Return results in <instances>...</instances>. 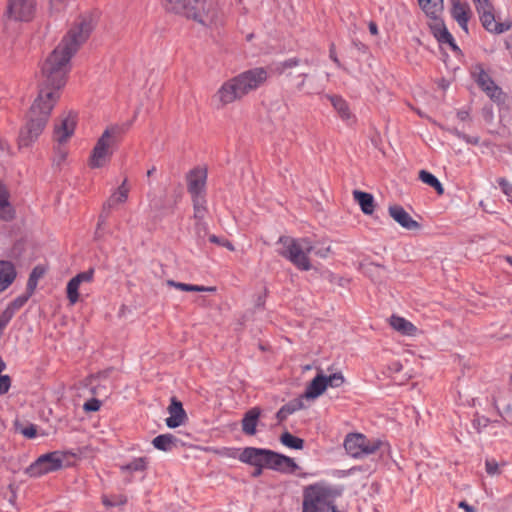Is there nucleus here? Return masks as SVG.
Here are the masks:
<instances>
[{
	"mask_svg": "<svg viewBox=\"0 0 512 512\" xmlns=\"http://www.w3.org/2000/svg\"><path fill=\"white\" fill-rule=\"evenodd\" d=\"M168 412L170 416L166 419V425L169 428L179 427L185 422L187 418L182 403L178 401L175 397L171 398V403L168 407Z\"/></svg>",
	"mask_w": 512,
	"mask_h": 512,
	"instance_id": "18",
	"label": "nucleus"
},
{
	"mask_svg": "<svg viewBox=\"0 0 512 512\" xmlns=\"http://www.w3.org/2000/svg\"><path fill=\"white\" fill-rule=\"evenodd\" d=\"M208 231V224L205 221H195L193 235L199 247H203L206 243L207 237L209 238L210 235Z\"/></svg>",
	"mask_w": 512,
	"mask_h": 512,
	"instance_id": "34",
	"label": "nucleus"
},
{
	"mask_svg": "<svg viewBox=\"0 0 512 512\" xmlns=\"http://www.w3.org/2000/svg\"><path fill=\"white\" fill-rule=\"evenodd\" d=\"M156 171V167L153 166L152 168H150L148 171H147V176L150 177L152 176Z\"/></svg>",
	"mask_w": 512,
	"mask_h": 512,
	"instance_id": "58",
	"label": "nucleus"
},
{
	"mask_svg": "<svg viewBox=\"0 0 512 512\" xmlns=\"http://www.w3.org/2000/svg\"><path fill=\"white\" fill-rule=\"evenodd\" d=\"M419 179L423 183L433 187L439 195H442L444 193V189H443L441 182L432 173H430L426 170H421L419 172Z\"/></svg>",
	"mask_w": 512,
	"mask_h": 512,
	"instance_id": "36",
	"label": "nucleus"
},
{
	"mask_svg": "<svg viewBox=\"0 0 512 512\" xmlns=\"http://www.w3.org/2000/svg\"><path fill=\"white\" fill-rule=\"evenodd\" d=\"M208 240H209V242H211L213 244H216L218 246L225 247V248H227L230 251H234L235 250V247L232 244V242H230L226 238H221V237H218L216 235H210Z\"/></svg>",
	"mask_w": 512,
	"mask_h": 512,
	"instance_id": "44",
	"label": "nucleus"
},
{
	"mask_svg": "<svg viewBox=\"0 0 512 512\" xmlns=\"http://www.w3.org/2000/svg\"><path fill=\"white\" fill-rule=\"evenodd\" d=\"M16 275V268L12 262L0 260V292L5 291L13 283Z\"/></svg>",
	"mask_w": 512,
	"mask_h": 512,
	"instance_id": "21",
	"label": "nucleus"
},
{
	"mask_svg": "<svg viewBox=\"0 0 512 512\" xmlns=\"http://www.w3.org/2000/svg\"><path fill=\"white\" fill-rule=\"evenodd\" d=\"M167 284L171 287H174L176 289L187 291V292H203V291H214L215 288L213 287H205V286H199V285H193V284H186L182 282H176L174 280H168Z\"/></svg>",
	"mask_w": 512,
	"mask_h": 512,
	"instance_id": "38",
	"label": "nucleus"
},
{
	"mask_svg": "<svg viewBox=\"0 0 512 512\" xmlns=\"http://www.w3.org/2000/svg\"><path fill=\"white\" fill-rule=\"evenodd\" d=\"M506 260L512 266V256H508Z\"/></svg>",
	"mask_w": 512,
	"mask_h": 512,
	"instance_id": "62",
	"label": "nucleus"
},
{
	"mask_svg": "<svg viewBox=\"0 0 512 512\" xmlns=\"http://www.w3.org/2000/svg\"><path fill=\"white\" fill-rule=\"evenodd\" d=\"M482 10V27L488 32L502 34L511 29L512 21L510 19L504 21L497 19L488 0H482Z\"/></svg>",
	"mask_w": 512,
	"mask_h": 512,
	"instance_id": "12",
	"label": "nucleus"
},
{
	"mask_svg": "<svg viewBox=\"0 0 512 512\" xmlns=\"http://www.w3.org/2000/svg\"><path fill=\"white\" fill-rule=\"evenodd\" d=\"M225 455L237 457L241 462L252 466L265 467L284 474H294L299 468L293 458L269 449L246 447L239 454L238 450L227 449Z\"/></svg>",
	"mask_w": 512,
	"mask_h": 512,
	"instance_id": "4",
	"label": "nucleus"
},
{
	"mask_svg": "<svg viewBox=\"0 0 512 512\" xmlns=\"http://www.w3.org/2000/svg\"><path fill=\"white\" fill-rule=\"evenodd\" d=\"M329 251H330L329 247L317 249L314 246V250L312 251V253H314L316 256H318L320 258H325L328 255Z\"/></svg>",
	"mask_w": 512,
	"mask_h": 512,
	"instance_id": "53",
	"label": "nucleus"
},
{
	"mask_svg": "<svg viewBox=\"0 0 512 512\" xmlns=\"http://www.w3.org/2000/svg\"><path fill=\"white\" fill-rule=\"evenodd\" d=\"M327 388L325 375L318 373L307 386L304 397L308 399H315L319 397Z\"/></svg>",
	"mask_w": 512,
	"mask_h": 512,
	"instance_id": "23",
	"label": "nucleus"
},
{
	"mask_svg": "<svg viewBox=\"0 0 512 512\" xmlns=\"http://www.w3.org/2000/svg\"><path fill=\"white\" fill-rule=\"evenodd\" d=\"M36 0H8L5 17L17 22H29L36 13Z\"/></svg>",
	"mask_w": 512,
	"mask_h": 512,
	"instance_id": "11",
	"label": "nucleus"
},
{
	"mask_svg": "<svg viewBox=\"0 0 512 512\" xmlns=\"http://www.w3.org/2000/svg\"><path fill=\"white\" fill-rule=\"evenodd\" d=\"M31 295L32 294H30V292L27 291L26 294L20 295L17 298H15L7 306V308H9L10 310H12L15 313L17 310H19L21 307H23L25 305V303L28 301V299L30 298Z\"/></svg>",
	"mask_w": 512,
	"mask_h": 512,
	"instance_id": "42",
	"label": "nucleus"
},
{
	"mask_svg": "<svg viewBox=\"0 0 512 512\" xmlns=\"http://www.w3.org/2000/svg\"><path fill=\"white\" fill-rule=\"evenodd\" d=\"M498 184L509 202H512V183L504 178L498 180Z\"/></svg>",
	"mask_w": 512,
	"mask_h": 512,
	"instance_id": "46",
	"label": "nucleus"
},
{
	"mask_svg": "<svg viewBox=\"0 0 512 512\" xmlns=\"http://www.w3.org/2000/svg\"><path fill=\"white\" fill-rule=\"evenodd\" d=\"M40 457L46 458L43 463H45V466H48L49 469L53 472L59 470L62 467L65 455L61 451H53L43 454Z\"/></svg>",
	"mask_w": 512,
	"mask_h": 512,
	"instance_id": "31",
	"label": "nucleus"
},
{
	"mask_svg": "<svg viewBox=\"0 0 512 512\" xmlns=\"http://www.w3.org/2000/svg\"><path fill=\"white\" fill-rule=\"evenodd\" d=\"M391 327L406 336L415 335L417 328L403 317L392 315L389 321Z\"/></svg>",
	"mask_w": 512,
	"mask_h": 512,
	"instance_id": "26",
	"label": "nucleus"
},
{
	"mask_svg": "<svg viewBox=\"0 0 512 512\" xmlns=\"http://www.w3.org/2000/svg\"><path fill=\"white\" fill-rule=\"evenodd\" d=\"M207 180V170L196 167L187 175L188 192L192 197L205 196V186Z\"/></svg>",
	"mask_w": 512,
	"mask_h": 512,
	"instance_id": "14",
	"label": "nucleus"
},
{
	"mask_svg": "<svg viewBox=\"0 0 512 512\" xmlns=\"http://www.w3.org/2000/svg\"><path fill=\"white\" fill-rule=\"evenodd\" d=\"M37 430L34 425H29L28 427L22 430V434L27 438H34L36 436Z\"/></svg>",
	"mask_w": 512,
	"mask_h": 512,
	"instance_id": "52",
	"label": "nucleus"
},
{
	"mask_svg": "<svg viewBox=\"0 0 512 512\" xmlns=\"http://www.w3.org/2000/svg\"><path fill=\"white\" fill-rule=\"evenodd\" d=\"M5 368H6V365H5L4 361L0 358V373H1L2 371H4V370H5Z\"/></svg>",
	"mask_w": 512,
	"mask_h": 512,
	"instance_id": "60",
	"label": "nucleus"
},
{
	"mask_svg": "<svg viewBox=\"0 0 512 512\" xmlns=\"http://www.w3.org/2000/svg\"><path fill=\"white\" fill-rule=\"evenodd\" d=\"M304 407L303 400L298 398L294 399L287 404L283 405L276 413V418L279 422L285 420L289 415L301 410Z\"/></svg>",
	"mask_w": 512,
	"mask_h": 512,
	"instance_id": "30",
	"label": "nucleus"
},
{
	"mask_svg": "<svg viewBox=\"0 0 512 512\" xmlns=\"http://www.w3.org/2000/svg\"><path fill=\"white\" fill-rule=\"evenodd\" d=\"M13 217L14 209L9 201V192L4 185L0 184V219L8 221Z\"/></svg>",
	"mask_w": 512,
	"mask_h": 512,
	"instance_id": "27",
	"label": "nucleus"
},
{
	"mask_svg": "<svg viewBox=\"0 0 512 512\" xmlns=\"http://www.w3.org/2000/svg\"><path fill=\"white\" fill-rule=\"evenodd\" d=\"M51 6L55 9H60V5L62 4V0H50Z\"/></svg>",
	"mask_w": 512,
	"mask_h": 512,
	"instance_id": "57",
	"label": "nucleus"
},
{
	"mask_svg": "<svg viewBox=\"0 0 512 512\" xmlns=\"http://www.w3.org/2000/svg\"><path fill=\"white\" fill-rule=\"evenodd\" d=\"M343 493L340 486L321 481L303 489L302 512H339L336 500Z\"/></svg>",
	"mask_w": 512,
	"mask_h": 512,
	"instance_id": "5",
	"label": "nucleus"
},
{
	"mask_svg": "<svg viewBox=\"0 0 512 512\" xmlns=\"http://www.w3.org/2000/svg\"><path fill=\"white\" fill-rule=\"evenodd\" d=\"M280 442L284 446L295 450H301L304 447V440L302 438L292 435L289 432H284L280 436Z\"/></svg>",
	"mask_w": 512,
	"mask_h": 512,
	"instance_id": "37",
	"label": "nucleus"
},
{
	"mask_svg": "<svg viewBox=\"0 0 512 512\" xmlns=\"http://www.w3.org/2000/svg\"><path fill=\"white\" fill-rule=\"evenodd\" d=\"M276 245L279 246L277 253L291 262L298 270H311L309 254L314 250V245L310 238H294L283 235L278 238Z\"/></svg>",
	"mask_w": 512,
	"mask_h": 512,
	"instance_id": "7",
	"label": "nucleus"
},
{
	"mask_svg": "<svg viewBox=\"0 0 512 512\" xmlns=\"http://www.w3.org/2000/svg\"><path fill=\"white\" fill-rule=\"evenodd\" d=\"M308 77V74L305 73V72H299L297 74V77H296V80H293V85L295 86V88L298 90V91H303L304 90V87H305V81H306V78Z\"/></svg>",
	"mask_w": 512,
	"mask_h": 512,
	"instance_id": "49",
	"label": "nucleus"
},
{
	"mask_svg": "<svg viewBox=\"0 0 512 512\" xmlns=\"http://www.w3.org/2000/svg\"><path fill=\"white\" fill-rule=\"evenodd\" d=\"M262 468H263V467H258V470L256 471L255 475H259V474L261 473V469H262Z\"/></svg>",
	"mask_w": 512,
	"mask_h": 512,
	"instance_id": "64",
	"label": "nucleus"
},
{
	"mask_svg": "<svg viewBox=\"0 0 512 512\" xmlns=\"http://www.w3.org/2000/svg\"><path fill=\"white\" fill-rule=\"evenodd\" d=\"M103 503H104V505H106V506H113V503H112L111 501L107 500V499H104V500H103Z\"/></svg>",
	"mask_w": 512,
	"mask_h": 512,
	"instance_id": "61",
	"label": "nucleus"
},
{
	"mask_svg": "<svg viewBox=\"0 0 512 512\" xmlns=\"http://www.w3.org/2000/svg\"><path fill=\"white\" fill-rule=\"evenodd\" d=\"M14 314L15 313L9 308H6L5 310L2 311V313L0 314V331L6 328L8 323L13 318Z\"/></svg>",
	"mask_w": 512,
	"mask_h": 512,
	"instance_id": "47",
	"label": "nucleus"
},
{
	"mask_svg": "<svg viewBox=\"0 0 512 512\" xmlns=\"http://www.w3.org/2000/svg\"><path fill=\"white\" fill-rule=\"evenodd\" d=\"M11 387V379L8 375H0V395L6 394Z\"/></svg>",
	"mask_w": 512,
	"mask_h": 512,
	"instance_id": "50",
	"label": "nucleus"
},
{
	"mask_svg": "<svg viewBox=\"0 0 512 512\" xmlns=\"http://www.w3.org/2000/svg\"><path fill=\"white\" fill-rule=\"evenodd\" d=\"M267 79L268 71L263 67L246 70L225 81L217 90L215 97L222 106H226L257 90Z\"/></svg>",
	"mask_w": 512,
	"mask_h": 512,
	"instance_id": "3",
	"label": "nucleus"
},
{
	"mask_svg": "<svg viewBox=\"0 0 512 512\" xmlns=\"http://www.w3.org/2000/svg\"><path fill=\"white\" fill-rule=\"evenodd\" d=\"M129 191L130 187L128 186V181L127 179H124L123 182L114 189L108 200L103 204L95 231L96 238H100L103 235V227L109 217V210L116 205L125 203L128 199Z\"/></svg>",
	"mask_w": 512,
	"mask_h": 512,
	"instance_id": "10",
	"label": "nucleus"
},
{
	"mask_svg": "<svg viewBox=\"0 0 512 512\" xmlns=\"http://www.w3.org/2000/svg\"><path fill=\"white\" fill-rule=\"evenodd\" d=\"M301 60L299 58H290L283 62H280L275 65L274 72L279 75H285L287 78L290 79L291 82L293 80H296L297 74L294 73L293 69L298 67L301 64Z\"/></svg>",
	"mask_w": 512,
	"mask_h": 512,
	"instance_id": "24",
	"label": "nucleus"
},
{
	"mask_svg": "<svg viewBox=\"0 0 512 512\" xmlns=\"http://www.w3.org/2000/svg\"><path fill=\"white\" fill-rule=\"evenodd\" d=\"M76 121L73 116L63 118L54 128V140L60 145L65 143L74 133Z\"/></svg>",
	"mask_w": 512,
	"mask_h": 512,
	"instance_id": "17",
	"label": "nucleus"
},
{
	"mask_svg": "<svg viewBox=\"0 0 512 512\" xmlns=\"http://www.w3.org/2000/svg\"><path fill=\"white\" fill-rule=\"evenodd\" d=\"M148 461L145 457L133 458L130 462L120 466L122 473L142 472L147 469Z\"/></svg>",
	"mask_w": 512,
	"mask_h": 512,
	"instance_id": "33",
	"label": "nucleus"
},
{
	"mask_svg": "<svg viewBox=\"0 0 512 512\" xmlns=\"http://www.w3.org/2000/svg\"><path fill=\"white\" fill-rule=\"evenodd\" d=\"M329 57L336 64V66L338 68H343L342 63L340 62V60L337 57L335 45L333 43L330 45Z\"/></svg>",
	"mask_w": 512,
	"mask_h": 512,
	"instance_id": "51",
	"label": "nucleus"
},
{
	"mask_svg": "<svg viewBox=\"0 0 512 512\" xmlns=\"http://www.w3.org/2000/svg\"><path fill=\"white\" fill-rule=\"evenodd\" d=\"M267 79L268 71L263 67L246 70L225 81L217 90L215 97L222 106H226L257 90Z\"/></svg>",
	"mask_w": 512,
	"mask_h": 512,
	"instance_id": "2",
	"label": "nucleus"
},
{
	"mask_svg": "<svg viewBox=\"0 0 512 512\" xmlns=\"http://www.w3.org/2000/svg\"><path fill=\"white\" fill-rule=\"evenodd\" d=\"M432 22L429 24L433 36L436 38L442 32L443 28H447L444 22L439 18H431Z\"/></svg>",
	"mask_w": 512,
	"mask_h": 512,
	"instance_id": "45",
	"label": "nucleus"
},
{
	"mask_svg": "<svg viewBox=\"0 0 512 512\" xmlns=\"http://www.w3.org/2000/svg\"><path fill=\"white\" fill-rule=\"evenodd\" d=\"M177 441L178 440L175 436L167 433L156 436L152 440V444L156 449L168 452L171 451L174 447H176Z\"/></svg>",
	"mask_w": 512,
	"mask_h": 512,
	"instance_id": "28",
	"label": "nucleus"
},
{
	"mask_svg": "<svg viewBox=\"0 0 512 512\" xmlns=\"http://www.w3.org/2000/svg\"><path fill=\"white\" fill-rule=\"evenodd\" d=\"M327 387L338 388L344 383V376L341 372L334 373L329 376H325Z\"/></svg>",
	"mask_w": 512,
	"mask_h": 512,
	"instance_id": "43",
	"label": "nucleus"
},
{
	"mask_svg": "<svg viewBox=\"0 0 512 512\" xmlns=\"http://www.w3.org/2000/svg\"><path fill=\"white\" fill-rule=\"evenodd\" d=\"M353 198L359 204L364 214L371 215L374 212L375 201L372 194L360 190H354Z\"/></svg>",
	"mask_w": 512,
	"mask_h": 512,
	"instance_id": "25",
	"label": "nucleus"
},
{
	"mask_svg": "<svg viewBox=\"0 0 512 512\" xmlns=\"http://www.w3.org/2000/svg\"><path fill=\"white\" fill-rule=\"evenodd\" d=\"M505 465V462L499 463L493 458H487L485 460L486 473L491 477L499 476L502 473L503 467Z\"/></svg>",
	"mask_w": 512,
	"mask_h": 512,
	"instance_id": "39",
	"label": "nucleus"
},
{
	"mask_svg": "<svg viewBox=\"0 0 512 512\" xmlns=\"http://www.w3.org/2000/svg\"><path fill=\"white\" fill-rule=\"evenodd\" d=\"M476 6V9L479 10L478 5L480 4V0H473Z\"/></svg>",
	"mask_w": 512,
	"mask_h": 512,
	"instance_id": "63",
	"label": "nucleus"
},
{
	"mask_svg": "<svg viewBox=\"0 0 512 512\" xmlns=\"http://www.w3.org/2000/svg\"><path fill=\"white\" fill-rule=\"evenodd\" d=\"M167 9L209 28L221 22V14L212 0H168Z\"/></svg>",
	"mask_w": 512,
	"mask_h": 512,
	"instance_id": "6",
	"label": "nucleus"
},
{
	"mask_svg": "<svg viewBox=\"0 0 512 512\" xmlns=\"http://www.w3.org/2000/svg\"><path fill=\"white\" fill-rule=\"evenodd\" d=\"M389 214L399 225L407 230L419 228V223L413 220L409 213L400 205L390 206Z\"/></svg>",
	"mask_w": 512,
	"mask_h": 512,
	"instance_id": "20",
	"label": "nucleus"
},
{
	"mask_svg": "<svg viewBox=\"0 0 512 512\" xmlns=\"http://www.w3.org/2000/svg\"><path fill=\"white\" fill-rule=\"evenodd\" d=\"M327 98L330 100L333 108L336 110L342 121H344L347 125H352L355 123V115L350 111L346 100L338 95H327Z\"/></svg>",
	"mask_w": 512,
	"mask_h": 512,
	"instance_id": "19",
	"label": "nucleus"
},
{
	"mask_svg": "<svg viewBox=\"0 0 512 512\" xmlns=\"http://www.w3.org/2000/svg\"><path fill=\"white\" fill-rule=\"evenodd\" d=\"M101 402L96 398H91L90 400L86 401L83 405V409L86 412H96L100 409Z\"/></svg>",
	"mask_w": 512,
	"mask_h": 512,
	"instance_id": "48",
	"label": "nucleus"
},
{
	"mask_svg": "<svg viewBox=\"0 0 512 512\" xmlns=\"http://www.w3.org/2000/svg\"><path fill=\"white\" fill-rule=\"evenodd\" d=\"M482 91L497 105H503L507 94L482 69Z\"/></svg>",
	"mask_w": 512,
	"mask_h": 512,
	"instance_id": "15",
	"label": "nucleus"
},
{
	"mask_svg": "<svg viewBox=\"0 0 512 512\" xmlns=\"http://www.w3.org/2000/svg\"><path fill=\"white\" fill-rule=\"evenodd\" d=\"M46 458L38 457L32 464L26 469V473L31 477H39L49 472H52L48 466H45L43 461Z\"/></svg>",
	"mask_w": 512,
	"mask_h": 512,
	"instance_id": "35",
	"label": "nucleus"
},
{
	"mask_svg": "<svg viewBox=\"0 0 512 512\" xmlns=\"http://www.w3.org/2000/svg\"><path fill=\"white\" fill-rule=\"evenodd\" d=\"M94 28V18L84 16L68 31L42 65V80L38 97L30 109V119L20 130L18 143L30 147L43 132L50 113L59 99V90L65 85L70 71V59Z\"/></svg>",
	"mask_w": 512,
	"mask_h": 512,
	"instance_id": "1",
	"label": "nucleus"
},
{
	"mask_svg": "<svg viewBox=\"0 0 512 512\" xmlns=\"http://www.w3.org/2000/svg\"><path fill=\"white\" fill-rule=\"evenodd\" d=\"M261 415V409L259 407H253L248 410L242 419V431L246 435H255L256 427Z\"/></svg>",
	"mask_w": 512,
	"mask_h": 512,
	"instance_id": "22",
	"label": "nucleus"
},
{
	"mask_svg": "<svg viewBox=\"0 0 512 512\" xmlns=\"http://www.w3.org/2000/svg\"><path fill=\"white\" fill-rule=\"evenodd\" d=\"M368 27H369V31L372 35L378 34V27L375 22H370Z\"/></svg>",
	"mask_w": 512,
	"mask_h": 512,
	"instance_id": "55",
	"label": "nucleus"
},
{
	"mask_svg": "<svg viewBox=\"0 0 512 512\" xmlns=\"http://www.w3.org/2000/svg\"><path fill=\"white\" fill-rule=\"evenodd\" d=\"M459 507L463 508L466 512H476L475 508L473 506L469 505L468 503H466L465 501H461L459 503Z\"/></svg>",
	"mask_w": 512,
	"mask_h": 512,
	"instance_id": "54",
	"label": "nucleus"
},
{
	"mask_svg": "<svg viewBox=\"0 0 512 512\" xmlns=\"http://www.w3.org/2000/svg\"><path fill=\"white\" fill-rule=\"evenodd\" d=\"M193 202V218L195 221H205L207 215V201L205 196L192 197Z\"/></svg>",
	"mask_w": 512,
	"mask_h": 512,
	"instance_id": "32",
	"label": "nucleus"
},
{
	"mask_svg": "<svg viewBox=\"0 0 512 512\" xmlns=\"http://www.w3.org/2000/svg\"><path fill=\"white\" fill-rule=\"evenodd\" d=\"M460 137H463V139H465L468 143H472V144H477L478 143V139L475 137V138H471L469 136H466L464 134H458Z\"/></svg>",
	"mask_w": 512,
	"mask_h": 512,
	"instance_id": "56",
	"label": "nucleus"
},
{
	"mask_svg": "<svg viewBox=\"0 0 512 512\" xmlns=\"http://www.w3.org/2000/svg\"><path fill=\"white\" fill-rule=\"evenodd\" d=\"M122 135L123 129L119 126H111L107 128L98 139L93 149L90 158V166L93 168H100L104 166L112 154L110 148L120 141Z\"/></svg>",
	"mask_w": 512,
	"mask_h": 512,
	"instance_id": "8",
	"label": "nucleus"
},
{
	"mask_svg": "<svg viewBox=\"0 0 512 512\" xmlns=\"http://www.w3.org/2000/svg\"><path fill=\"white\" fill-rule=\"evenodd\" d=\"M473 77H474V80L475 82L480 85V74H476L475 72H473Z\"/></svg>",
	"mask_w": 512,
	"mask_h": 512,
	"instance_id": "59",
	"label": "nucleus"
},
{
	"mask_svg": "<svg viewBox=\"0 0 512 512\" xmlns=\"http://www.w3.org/2000/svg\"><path fill=\"white\" fill-rule=\"evenodd\" d=\"M344 448L348 455L362 459L376 453L384 442L378 438H368L362 433H349L344 439Z\"/></svg>",
	"mask_w": 512,
	"mask_h": 512,
	"instance_id": "9",
	"label": "nucleus"
},
{
	"mask_svg": "<svg viewBox=\"0 0 512 512\" xmlns=\"http://www.w3.org/2000/svg\"><path fill=\"white\" fill-rule=\"evenodd\" d=\"M44 274V270L37 266L35 267L32 272L29 275L28 281H27V291L30 292V294H33L37 284L38 280L42 275Z\"/></svg>",
	"mask_w": 512,
	"mask_h": 512,
	"instance_id": "40",
	"label": "nucleus"
},
{
	"mask_svg": "<svg viewBox=\"0 0 512 512\" xmlns=\"http://www.w3.org/2000/svg\"><path fill=\"white\" fill-rule=\"evenodd\" d=\"M451 15L452 18L459 24V26L468 32V22L471 17V10L469 4L462 0H451Z\"/></svg>",
	"mask_w": 512,
	"mask_h": 512,
	"instance_id": "16",
	"label": "nucleus"
},
{
	"mask_svg": "<svg viewBox=\"0 0 512 512\" xmlns=\"http://www.w3.org/2000/svg\"><path fill=\"white\" fill-rule=\"evenodd\" d=\"M95 270L90 268L86 271L80 272L69 280L66 287L67 298L71 305H74L79 300V288L82 284H89L94 279Z\"/></svg>",
	"mask_w": 512,
	"mask_h": 512,
	"instance_id": "13",
	"label": "nucleus"
},
{
	"mask_svg": "<svg viewBox=\"0 0 512 512\" xmlns=\"http://www.w3.org/2000/svg\"><path fill=\"white\" fill-rule=\"evenodd\" d=\"M421 9L429 18L439 17L443 10V0H418Z\"/></svg>",
	"mask_w": 512,
	"mask_h": 512,
	"instance_id": "29",
	"label": "nucleus"
},
{
	"mask_svg": "<svg viewBox=\"0 0 512 512\" xmlns=\"http://www.w3.org/2000/svg\"><path fill=\"white\" fill-rule=\"evenodd\" d=\"M436 39L440 44H447L453 50H458V46L456 45L452 34L448 31L447 28H443L442 32L438 35V37H436Z\"/></svg>",
	"mask_w": 512,
	"mask_h": 512,
	"instance_id": "41",
	"label": "nucleus"
}]
</instances>
